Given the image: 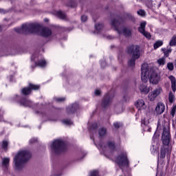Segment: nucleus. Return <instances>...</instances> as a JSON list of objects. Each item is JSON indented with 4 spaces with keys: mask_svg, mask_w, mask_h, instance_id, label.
<instances>
[{
    "mask_svg": "<svg viewBox=\"0 0 176 176\" xmlns=\"http://www.w3.org/2000/svg\"><path fill=\"white\" fill-rule=\"evenodd\" d=\"M111 102H112V97H111L109 94H107L104 96L102 105L105 108V107L111 105Z\"/></svg>",
    "mask_w": 176,
    "mask_h": 176,
    "instance_id": "obj_17",
    "label": "nucleus"
},
{
    "mask_svg": "<svg viewBox=\"0 0 176 176\" xmlns=\"http://www.w3.org/2000/svg\"><path fill=\"white\" fill-rule=\"evenodd\" d=\"M56 16L59 17V19H65L67 17L65 14L61 11L56 12Z\"/></svg>",
    "mask_w": 176,
    "mask_h": 176,
    "instance_id": "obj_27",
    "label": "nucleus"
},
{
    "mask_svg": "<svg viewBox=\"0 0 176 176\" xmlns=\"http://www.w3.org/2000/svg\"><path fill=\"white\" fill-rule=\"evenodd\" d=\"M157 83H159V80H155V85H157Z\"/></svg>",
    "mask_w": 176,
    "mask_h": 176,
    "instance_id": "obj_49",
    "label": "nucleus"
},
{
    "mask_svg": "<svg viewBox=\"0 0 176 176\" xmlns=\"http://www.w3.org/2000/svg\"><path fill=\"white\" fill-rule=\"evenodd\" d=\"M149 101H155V91H153L148 95Z\"/></svg>",
    "mask_w": 176,
    "mask_h": 176,
    "instance_id": "obj_32",
    "label": "nucleus"
},
{
    "mask_svg": "<svg viewBox=\"0 0 176 176\" xmlns=\"http://www.w3.org/2000/svg\"><path fill=\"white\" fill-rule=\"evenodd\" d=\"M2 116L0 114V118Z\"/></svg>",
    "mask_w": 176,
    "mask_h": 176,
    "instance_id": "obj_54",
    "label": "nucleus"
},
{
    "mask_svg": "<svg viewBox=\"0 0 176 176\" xmlns=\"http://www.w3.org/2000/svg\"><path fill=\"white\" fill-rule=\"evenodd\" d=\"M146 25V22L143 21L140 23V27L139 28V32L145 36V38H147V39H151V35L150 32H148L145 31V27Z\"/></svg>",
    "mask_w": 176,
    "mask_h": 176,
    "instance_id": "obj_13",
    "label": "nucleus"
},
{
    "mask_svg": "<svg viewBox=\"0 0 176 176\" xmlns=\"http://www.w3.org/2000/svg\"><path fill=\"white\" fill-rule=\"evenodd\" d=\"M163 92V89L162 87H158L155 90V97H157V96L160 95L161 93Z\"/></svg>",
    "mask_w": 176,
    "mask_h": 176,
    "instance_id": "obj_29",
    "label": "nucleus"
},
{
    "mask_svg": "<svg viewBox=\"0 0 176 176\" xmlns=\"http://www.w3.org/2000/svg\"><path fill=\"white\" fill-rule=\"evenodd\" d=\"M0 13L5 14V10L3 9H0Z\"/></svg>",
    "mask_w": 176,
    "mask_h": 176,
    "instance_id": "obj_48",
    "label": "nucleus"
},
{
    "mask_svg": "<svg viewBox=\"0 0 176 176\" xmlns=\"http://www.w3.org/2000/svg\"><path fill=\"white\" fill-rule=\"evenodd\" d=\"M39 89V85L29 84V87H25L21 90L22 94L23 96H28V94H31V90H38Z\"/></svg>",
    "mask_w": 176,
    "mask_h": 176,
    "instance_id": "obj_11",
    "label": "nucleus"
},
{
    "mask_svg": "<svg viewBox=\"0 0 176 176\" xmlns=\"http://www.w3.org/2000/svg\"><path fill=\"white\" fill-rule=\"evenodd\" d=\"M166 109V106L164 105V103L163 102H158L157 106L155 107V112L157 113V115H162L163 112H164Z\"/></svg>",
    "mask_w": 176,
    "mask_h": 176,
    "instance_id": "obj_14",
    "label": "nucleus"
},
{
    "mask_svg": "<svg viewBox=\"0 0 176 176\" xmlns=\"http://www.w3.org/2000/svg\"><path fill=\"white\" fill-rule=\"evenodd\" d=\"M135 105H136V108H137V109H138V111H141V110L145 109V108H146V105H145V102H144L143 100H138Z\"/></svg>",
    "mask_w": 176,
    "mask_h": 176,
    "instance_id": "obj_18",
    "label": "nucleus"
},
{
    "mask_svg": "<svg viewBox=\"0 0 176 176\" xmlns=\"http://www.w3.org/2000/svg\"><path fill=\"white\" fill-rule=\"evenodd\" d=\"M142 82L146 83L149 80L150 83L155 85V66L153 64L143 63L141 67Z\"/></svg>",
    "mask_w": 176,
    "mask_h": 176,
    "instance_id": "obj_2",
    "label": "nucleus"
},
{
    "mask_svg": "<svg viewBox=\"0 0 176 176\" xmlns=\"http://www.w3.org/2000/svg\"><path fill=\"white\" fill-rule=\"evenodd\" d=\"M128 53L132 54V58L129 60L128 64L129 67H134L135 65V60L140 58L141 56L140 53V46L131 45L128 48Z\"/></svg>",
    "mask_w": 176,
    "mask_h": 176,
    "instance_id": "obj_5",
    "label": "nucleus"
},
{
    "mask_svg": "<svg viewBox=\"0 0 176 176\" xmlns=\"http://www.w3.org/2000/svg\"><path fill=\"white\" fill-rule=\"evenodd\" d=\"M87 20V16L85 15H82L81 16V21H82V23H85V21H86Z\"/></svg>",
    "mask_w": 176,
    "mask_h": 176,
    "instance_id": "obj_44",
    "label": "nucleus"
},
{
    "mask_svg": "<svg viewBox=\"0 0 176 176\" xmlns=\"http://www.w3.org/2000/svg\"><path fill=\"white\" fill-rule=\"evenodd\" d=\"M122 21L123 20L122 18H119L118 20L113 19L111 23V27L114 28L120 35L123 34L124 36H131V31L128 28L123 27V25L122 24Z\"/></svg>",
    "mask_w": 176,
    "mask_h": 176,
    "instance_id": "obj_4",
    "label": "nucleus"
},
{
    "mask_svg": "<svg viewBox=\"0 0 176 176\" xmlns=\"http://www.w3.org/2000/svg\"><path fill=\"white\" fill-rule=\"evenodd\" d=\"M35 56L36 55H32V58H31V60L32 61H35Z\"/></svg>",
    "mask_w": 176,
    "mask_h": 176,
    "instance_id": "obj_46",
    "label": "nucleus"
},
{
    "mask_svg": "<svg viewBox=\"0 0 176 176\" xmlns=\"http://www.w3.org/2000/svg\"><path fill=\"white\" fill-rule=\"evenodd\" d=\"M167 68L169 71H174V64L173 63H168Z\"/></svg>",
    "mask_w": 176,
    "mask_h": 176,
    "instance_id": "obj_33",
    "label": "nucleus"
},
{
    "mask_svg": "<svg viewBox=\"0 0 176 176\" xmlns=\"http://www.w3.org/2000/svg\"><path fill=\"white\" fill-rule=\"evenodd\" d=\"M139 89L142 93H145V94L149 93V88L146 87L145 85H141Z\"/></svg>",
    "mask_w": 176,
    "mask_h": 176,
    "instance_id": "obj_22",
    "label": "nucleus"
},
{
    "mask_svg": "<svg viewBox=\"0 0 176 176\" xmlns=\"http://www.w3.org/2000/svg\"><path fill=\"white\" fill-rule=\"evenodd\" d=\"M175 112H176V104L173 105L171 111H170V115L172 118H174L175 116Z\"/></svg>",
    "mask_w": 176,
    "mask_h": 176,
    "instance_id": "obj_31",
    "label": "nucleus"
},
{
    "mask_svg": "<svg viewBox=\"0 0 176 176\" xmlns=\"http://www.w3.org/2000/svg\"><path fill=\"white\" fill-rule=\"evenodd\" d=\"M95 28L96 31H100V30L102 29V24H100V23L96 24Z\"/></svg>",
    "mask_w": 176,
    "mask_h": 176,
    "instance_id": "obj_35",
    "label": "nucleus"
},
{
    "mask_svg": "<svg viewBox=\"0 0 176 176\" xmlns=\"http://www.w3.org/2000/svg\"><path fill=\"white\" fill-rule=\"evenodd\" d=\"M169 78L170 79V82H171V88L173 91H176V80H175V77H174V76H170Z\"/></svg>",
    "mask_w": 176,
    "mask_h": 176,
    "instance_id": "obj_19",
    "label": "nucleus"
},
{
    "mask_svg": "<svg viewBox=\"0 0 176 176\" xmlns=\"http://www.w3.org/2000/svg\"><path fill=\"white\" fill-rule=\"evenodd\" d=\"M18 34H36L41 35L44 38H47L52 35V30L47 28H43L39 24L30 23L23 24L21 28H16L14 29Z\"/></svg>",
    "mask_w": 176,
    "mask_h": 176,
    "instance_id": "obj_1",
    "label": "nucleus"
},
{
    "mask_svg": "<svg viewBox=\"0 0 176 176\" xmlns=\"http://www.w3.org/2000/svg\"><path fill=\"white\" fill-rule=\"evenodd\" d=\"M155 134H156V131L155 132Z\"/></svg>",
    "mask_w": 176,
    "mask_h": 176,
    "instance_id": "obj_55",
    "label": "nucleus"
},
{
    "mask_svg": "<svg viewBox=\"0 0 176 176\" xmlns=\"http://www.w3.org/2000/svg\"><path fill=\"white\" fill-rule=\"evenodd\" d=\"M138 14H139V16H145V11L142 10H140L138 11Z\"/></svg>",
    "mask_w": 176,
    "mask_h": 176,
    "instance_id": "obj_39",
    "label": "nucleus"
},
{
    "mask_svg": "<svg viewBox=\"0 0 176 176\" xmlns=\"http://www.w3.org/2000/svg\"><path fill=\"white\" fill-rule=\"evenodd\" d=\"M162 52H164L165 57H168L170 56V53L173 52V49L171 47L166 50V48H162Z\"/></svg>",
    "mask_w": 176,
    "mask_h": 176,
    "instance_id": "obj_25",
    "label": "nucleus"
},
{
    "mask_svg": "<svg viewBox=\"0 0 176 176\" xmlns=\"http://www.w3.org/2000/svg\"><path fill=\"white\" fill-rule=\"evenodd\" d=\"M156 78H157V73H155V79H156Z\"/></svg>",
    "mask_w": 176,
    "mask_h": 176,
    "instance_id": "obj_50",
    "label": "nucleus"
},
{
    "mask_svg": "<svg viewBox=\"0 0 176 176\" xmlns=\"http://www.w3.org/2000/svg\"><path fill=\"white\" fill-rule=\"evenodd\" d=\"M142 127L144 131H148L151 133V130H152V128L149 126V120L146 118L142 120Z\"/></svg>",
    "mask_w": 176,
    "mask_h": 176,
    "instance_id": "obj_15",
    "label": "nucleus"
},
{
    "mask_svg": "<svg viewBox=\"0 0 176 176\" xmlns=\"http://www.w3.org/2000/svg\"><path fill=\"white\" fill-rule=\"evenodd\" d=\"M10 162V159L9 157L3 158L2 159L3 166L8 168L9 166Z\"/></svg>",
    "mask_w": 176,
    "mask_h": 176,
    "instance_id": "obj_23",
    "label": "nucleus"
},
{
    "mask_svg": "<svg viewBox=\"0 0 176 176\" xmlns=\"http://www.w3.org/2000/svg\"><path fill=\"white\" fill-rule=\"evenodd\" d=\"M169 102L173 103L174 102V96L171 93H170L168 96Z\"/></svg>",
    "mask_w": 176,
    "mask_h": 176,
    "instance_id": "obj_37",
    "label": "nucleus"
},
{
    "mask_svg": "<svg viewBox=\"0 0 176 176\" xmlns=\"http://www.w3.org/2000/svg\"><path fill=\"white\" fill-rule=\"evenodd\" d=\"M114 162L118 164L119 167L123 169V167H129V160L127 159V153L126 151L121 152L117 157L114 158Z\"/></svg>",
    "mask_w": 176,
    "mask_h": 176,
    "instance_id": "obj_7",
    "label": "nucleus"
},
{
    "mask_svg": "<svg viewBox=\"0 0 176 176\" xmlns=\"http://www.w3.org/2000/svg\"><path fill=\"white\" fill-rule=\"evenodd\" d=\"M157 63L160 65H164L166 64V60L164 58H160L157 60Z\"/></svg>",
    "mask_w": 176,
    "mask_h": 176,
    "instance_id": "obj_34",
    "label": "nucleus"
},
{
    "mask_svg": "<svg viewBox=\"0 0 176 176\" xmlns=\"http://www.w3.org/2000/svg\"><path fill=\"white\" fill-rule=\"evenodd\" d=\"M14 101H16L21 107H32V102L27 98H22L18 95L14 96Z\"/></svg>",
    "mask_w": 176,
    "mask_h": 176,
    "instance_id": "obj_10",
    "label": "nucleus"
},
{
    "mask_svg": "<svg viewBox=\"0 0 176 176\" xmlns=\"http://www.w3.org/2000/svg\"><path fill=\"white\" fill-rule=\"evenodd\" d=\"M83 157H85V155H83V156L81 157V159H83Z\"/></svg>",
    "mask_w": 176,
    "mask_h": 176,
    "instance_id": "obj_53",
    "label": "nucleus"
},
{
    "mask_svg": "<svg viewBox=\"0 0 176 176\" xmlns=\"http://www.w3.org/2000/svg\"><path fill=\"white\" fill-rule=\"evenodd\" d=\"M62 122L63 124H65L66 126H71L73 124L72 121L68 119L63 120Z\"/></svg>",
    "mask_w": 176,
    "mask_h": 176,
    "instance_id": "obj_30",
    "label": "nucleus"
},
{
    "mask_svg": "<svg viewBox=\"0 0 176 176\" xmlns=\"http://www.w3.org/2000/svg\"><path fill=\"white\" fill-rule=\"evenodd\" d=\"M38 141V139L36 138H32L30 140L29 142L30 144H34V142H36Z\"/></svg>",
    "mask_w": 176,
    "mask_h": 176,
    "instance_id": "obj_43",
    "label": "nucleus"
},
{
    "mask_svg": "<svg viewBox=\"0 0 176 176\" xmlns=\"http://www.w3.org/2000/svg\"><path fill=\"white\" fill-rule=\"evenodd\" d=\"M160 46H163V41L159 40L155 41V49H158V47H160Z\"/></svg>",
    "mask_w": 176,
    "mask_h": 176,
    "instance_id": "obj_28",
    "label": "nucleus"
},
{
    "mask_svg": "<svg viewBox=\"0 0 176 176\" xmlns=\"http://www.w3.org/2000/svg\"><path fill=\"white\" fill-rule=\"evenodd\" d=\"M12 78H13L12 76H11L10 78V82H13V80H12Z\"/></svg>",
    "mask_w": 176,
    "mask_h": 176,
    "instance_id": "obj_51",
    "label": "nucleus"
},
{
    "mask_svg": "<svg viewBox=\"0 0 176 176\" xmlns=\"http://www.w3.org/2000/svg\"><path fill=\"white\" fill-rule=\"evenodd\" d=\"M107 134V129L104 128H100L98 131V135L100 138H102V137H105Z\"/></svg>",
    "mask_w": 176,
    "mask_h": 176,
    "instance_id": "obj_24",
    "label": "nucleus"
},
{
    "mask_svg": "<svg viewBox=\"0 0 176 176\" xmlns=\"http://www.w3.org/2000/svg\"><path fill=\"white\" fill-rule=\"evenodd\" d=\"M150 149L152 155H155V146L153 144H152Z\"/></svg>",
    "mask_w": 176,
    "mask_h": 176,
    "instance_id": "obj_45",
    "label": "nucleus"
},
{
    "mask_svg": "<svg viewBox=\"0 0 176 176\" xmlns=\"http://www.w3.org/2000/svg\"><path fill=\"white\" fill-rule=\"evenodd\" d=\"M50 148L54 153H61L65 149V144L61 140H56L51 144Z\"/></svg>",
    "mask_w": 176,
    "mask_h": 176,
    "instance_id": "obj_8",
    "label": "nucleus"
},
{
    "mask_svg": "<svg viewBox=\"0 0 176 176\" xmlns=\"http://www.w3.org/2000/svg\"><path fill=\"white\" fill-rule=\"evenodd\" d=\"M89 176H100L98 175V170L91 171Z\"/></svg>",
    "mask_w": 176,
    "mask_h": 176,
    "instance_id": "obj_38",
    "label": "nucleus"
},
{
    "mask_svg": "<svg viewBox=\"0 0 176 176\" xmlns=\"http://www.w3.org/2000/svg\"><path fill=\"white\" fill-rule=\"evenodd\" d=\"M8 145H9V142H8L7 140L3 141L1 144L2 151H8Z\"/></svg>",
    "mask_w": 176,
    "mask_h": 176,
    "instance_id": "obj_21",
    "label": "nucleus"
},
{
    "mask_svg": "<svg viewBox=\"0 0 176 176\" xmlns=\"http://www.w3.org/2000/svg\"><path fill=\"white\" fill-rule=\"evenodd\" d=\"M78 109H79V104L74 103L67 108V113H75Z\"/></svg>",
    "mask_w": 176,
    "mask_h": 176,
    "instance_id": "obj_16",
    "label": "nucleus"
},
{
    "mask_svg": "<svg viewBox=\"0 0 176 176\" xmlns=\"http://www.w3.org/2000/svg\"><path fill=\"white\" fill-rule=\"evenodd\" d=\"M155 138V135H153V141H154V139Z\"/></svg>",
    "mask_w": 176,
    "mask_h": 176,
    "instance_id": "obj_52",
    "label": "nucleus"
},
{
    "mask_svg": "<svg viewBox=\"0 0 176 176\" xmlns=\"http://www.w3.org/2000/svg\"><path fill=\"white\" fill-rule=\"evenodd\" d=\"M54 100L56 101V102H63L65 101V98H54Z\"/></svg>",
    "mask_w": 176,
    "mask_h": 176,
    "instance_id": "obj_36",
    "label": "nucleus"
},
{
    "mask_svg": "<svg viewBox=\"0 0 176 176\" xmlns=\"http://www.w3.org/2000/svg\"><path fill=\"white\" fill-rule=\"evenodd\" d=\"M97 148L99 149L100 153L104 155V156H111L115 151V143L109 142L106 146L104 144H96Z\"/></svg>",
    "mask_w": 176,
    "mask_h": 176,
    "instance_id": "obj_6",
    "label": "nucleus"
},
{
    "mask_svg": "<svg viewBox=\"0 0 176 176\" xmlns=\"http://www.w3.org/2000/svg\"><path fill=\"white\" fill-rule=\"evenodd\" d=\"M35 67H41V68L46 67V60H45V59L38 60L37 63H35Z\"/></svg>",
    "mask_w": 176,
    "mask_h": 176,
    "instance_id": "obj_20",
    "label": "nucleus"
},
{
    "mask_svg": "<svg viewBox=\"0 0 176 176\" xmlns=\"http://www.w3.org/2000/svg\"><path fill=\"white\" fill-rule=\"evenodd\" d=\"M95 96H100L101 94V91L100 89H96L94 91Z\"/></svg>",
    "mask_w": 176,
    "mask_h": 176,
    "instance_id": "obj_42",
    "label": "nucleus"
},
{
    "mask_svg": "<svg viewBox=\"0 0 176 176\" xmlns=\"http://www.w3.org/2000/svg\"><path fill=\"white\" fill-rule=\"evenodd\" d=\"M169 45H170V46L176 45V35L173 36V37L171 38V39L169 42Z\"/></svg>",
    "mask_w": 176,
    "mask_h": 176,
    "instance_id": "obj_26",
    "label": "nucleus"
},
{
    "mask_svg": "<svg viewBox=\"0 0 176 176\" xmlns=\"http://www.w3.org/2000/svg\"><path fill=\"white\" fill-rule=\"evenodd\" d=\"M120 126H122V124H120V122H115L113 124V126L115 127V129H119Z\"/></svg>",
    "mask_w": 176,
    "mask_h": 176,
    "instance_id": "obj_40",
    "label": "nucleus"
},
{
    "mask_svg": "<svg viewBox=\"0 0 176 176\" xmlns=\"http://www.w3.org/2000/svg\"><path fill=\"white\" fill-rule=\"evenodd\" d=\"M31 158V153L27 151H19L14 158V167L15 170H21L24 164Z\"/></svg>",
    "mask_w": 176,
    "mask_h": 176,
    "instance_id": "obj_3",
    "label": "nucleus"
},
{
    "mask_svg": "<svg viewBox=\"0 0 176 176\" xmlns=\"http://www.w3.org/2000/svg\"><path fill=\"white\" fill-rule=\"evenodd\" d=\"M166 155L169 156V157L170 156H171V148H170V146L167 147L166 146H163L162 147H161L160 149V159H164V157H166Z\"/></svg>",
    "mask_w": 176,
    "mask_h": 176,
    "instance_id": "obj_12",
    "label": "nucleus"
},
{
    "mask_svg": "<svg viewBox=\"0 0 176 176\" xmlns=\"http://www.w3.org/2000/svg\"><path fill=\"white\" fill-rule=\"evenodd\" d=\"M147 7L148 8V9H152L153 8V5H152V1H148V3H146Z\"/></svg>",
    "mask_w": 176,
    "mask_h": 176,
    "instance_id": "obj_41",
    "label": "nucleus"
},
{
    "mask_svg": "<svg viewBox=\"0 0 176 176\" xmlns=\"http://www.w3.org/2000/svg\"><path fill=\"white\" fill-rule=\"evenodd\" d=\"M171 141V134L170 133V130L167 128H163L162 133V144L164 145V146H170V142Z\"/></svg>",
    "mask_w": 176,
    "mask_h": 176,
    "instance_id": "obj_9",
    "label": "nucleus"
},
{
    "mask_svg": "<svg viewBox=\"0 0 176 176\" xmlns=\"http://www.w3.org/2000/svg\"><path fill=\"white\" fill-rule=\"evenodd\" d=\"M97 128V124H94L91 129H96Z\"/></svg>",
    "mask_w": 176,
    "mask_h": 176,
    "instance_id": "obj_47",
    "label": "nucleus"
}]
</instances>
